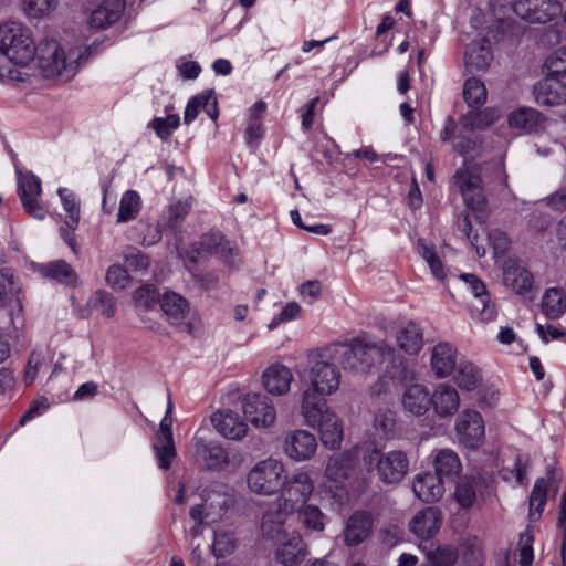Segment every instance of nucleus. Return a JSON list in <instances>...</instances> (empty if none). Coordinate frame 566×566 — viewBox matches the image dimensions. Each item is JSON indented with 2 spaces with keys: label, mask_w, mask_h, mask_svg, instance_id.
<instances>
[{
  "label": "nucleus",
  "mask_w": 566,
  "mask_h": 566,
  "mask_svg": "<svg viewBox=\"0 0 566 566\" xmlns=\"http://www.w3.org/2000/svg\"><path fill=\"white\" fill-rule=\"evenodd\" d=\"M306 384L301 394L300 410L306 413L327 406L326 397L335 394L340 385V371L334 364L313 357L306 371Z\"/></svg>",
  "instance_id": "f03ea898"
},
{
  "label": "nucleus",
  "mask_w": 566,
  "mask_h": 566,
  "mask_svg": "<svg viewBox=\"0 0 566 566\" xmlns=\"http://www.w3.org/2000/svg\"><path fill=\"white\" fill-rule=\"evenodd\" d=\"M304 423L311 428H317L322 443L331 449L337 450L343 441V424L337 415L328 406L317 407L316 411L306 413L305 409L300 410Z\"/></svg>",
  "instance_id": "423d86ee"
},
{
  "label": "nucleus",
  "mask_w": 566,
  "mask_h": 566,
  "mask_svg": "<svg viewBox=\"0 0 566 566\" xmlns=\"http://www.w3.org/2000/svg\"><path fill=\"white\" fill-rule=\"evenodd\" d=\"M441 526V512L432 506L420 510L409 522V531H439Z\"/></svg>",
  "instance_id": "a19ab883"
},
{
  "label": "nucleus",
  "mask_w": 566,
  "mask_h": 566,
  "mask_svg": "<svg viewBox=\"0 0 566 566\" xmlns=\"http://www.w3.org/2000/svg\"><path fill=\"white\" fill-rule=\"evenodd\" d=\"M534 536L532 533H521L516 551L514 553L515 560L520 566H531L534 559Z\"/></svg>",
  "instance_id": "8fccbe9b"
},
{
  "label": "nucleus",
  "mask_w": 566,
  "mask_h": 566,
  "mask_svg": "<svg viewBox=\"0 0 566 566\" xmlns=\"http://www.w3.org/2000/svg\"><path fill=\"white\" fill-rule=\"evenodd\" d=\"M493 60L491 43L486 39L474 40L464 54V65L469 73L485 72Z\"/></svg>",
  "instance_id": "b1692460"
},
{
  "label": "nucleus",
  "mask_w": 566,
  "mask_h": 566,
  "mask_svg": "<svg viewBox=\"0 0 566 566\" xmlns=\"http://www.w3.org/2000/svg\"><path fill=\"white\" fill-rule=\"evenodd\" d=\"M514 13L531 23H546L563 12L558 0H515Z\"/></svg>",
  "instance_id": "1a4fd4ad"
},
{
  "label": "nucleus",
  "mask_w": 566,
  "mask_h": 566,
  "mask_svg": "<svg viewBox=\"0 0 566 566\" xmlns=\"http://www.w3.org/2000/svg\"><path fill=\"white\" fill-rule=\"evenodd\" d=\"M159 305L167 321L172 325L181 324L189 312L188 301L175 292H165L159 298Z\"/></svg>",
  "instance_id": "c756f323"
},
{
  "label": "nucleus",
  "mask_w": 566,
  "mask_h": 566,
  "mask_svg": "<svg viewBox=\"0 0 566 566\" xmlns=\"http://www.w3.org/2000/svg\"><path fill=\"white\" fill-rule=\"evenodd\" d=\"M542 310L548 318L560 317L566 312V293L564 289H547L542 297Z\"/></svg>",
  "instance_id": "ea45409f"
},
{
  "label": "nucleus",
  "mask_w": 566,
  "mask_h": 566,
  "mask_svg": "<svg viewBox=\"0 0 566 566\" xmlns=\"http://www.w3.org/2000/svg\"><path fill=\"white\" fill-rule=\"evenodd\" d=\"M528 468L530 459L516 453L502 467L499 474L504 482L515 488L525 484Z\"/></svg>",
  "instance_id": "72a5a7b5"
},
{
  "label": "nucleus",
  "mask_w": 566,
  "mask_h": 566,
  "mask_svg": "<svg viewBox=\"0 0 566 566\" xmlns=\"http://www.w3.org/2000/svg\"><path fill=\"white\" fill-rule=\"evenodd\" d=\"M412 491L422 502H437L444 494V481L434 473H419L413 478Z\"/></svg>",
  "instance_id": "5701e85b"
},
{
  "label": "nucleus",
  "mask_w": 566,
  "mask_h": 566,
  "mask_svg": "<svg viewBox=\"0 0 566 566\" xmlns=\"http://www.w3.org/2000/svg\"><path fill=\"white\" fill-rule=\"evenodd\" d=\"M293 374L284 365L274 364L268 367L262 375L265 390L274 396H283L289 392Z\"/></svg>",
  "instance_id": "bb28decb"
},
{
  "label": "nucleus",
  "mask_w": 566,
  "mask_h": 566,
  "mask_svg": "<svg viewBox=\"0 0 566 566\" xmlns=\"http://www.w3.org/2000/svg\"><path fill=\"white\" fill-rule=\"evenodd\" d=\"M454 371V380L461 390H474L482 380L479 368L467 359H460Z\"/></svg>",
  "instance_id": "58836bf2"
},
{
  "label": "nucleus",
  "mask_w": 566,
  "mask_h": 566,
  "mask_svg": "<svg viewBox=\"0 0 566 566\" xmlns=\"http://www.w3.org/2000/svg\"><path fill=\"white\" fill-rule=\"evenodd\" d=\"M454 496L457 502L463 506H470L475 500V491L473 484L469 480H462L458 483Z\"/></svg>",
  "instance_id": "e2e57ef3"
},
{
  "label": "nucleus",
  "mask_w": 566,
  "mask_h": 566,
  "mask_svg": "<svg viewBox=\"0 0 566 566\" xmlns=\"http://www.w3.org/2000/svg\"><path fill=\"white\" fill-rule=\"evenodd\" d=\"M562 481V473L548 470L546 476L536 479L528 496V521L537 522L547 502L548 492L554 494L558 491Z\"/></svg>",
  "instance_id": "f8f14e48"
},
{
  "label": "nucleus",
  "mask_w": 566,
  "mask_h": 566,
  "mask_svg": "<svg viewBox=\"0 0 566 566\" xmlns=\"http://www.w3.org/2000/svg\"><path fill=\"white\" fill-rule=\"evenodd\" d=\"M39 273L43 277L67 286H75L78 281V275L73 266L61 259L41 264Z\"/></svg>",
  "instance_id": "2f4dec72"
},
{
  "label": "nucleus",
  "mask_w": 566,
  "mask_h": 566,
  "mask_svg": "<svg viewBox=\"0 0 566 566\" xmlns=\"http://www.w3.org/2000/svg\"><path fill=\"white\" fill-rule=\"evenodd\" d=\"M504 284L517 294H525L533 287V275L518 261L509 259L502 265Z\"/></svg>",
  "instance_id": "4be33fe9"
},
{
  "label": "nucleus",
  "mask_w": 566,
  "mask_h": 566,
  "mask_svg": "<svg viewBox=\"0 0 566 566\" xmlns=\"http://www.w3.org/2000/svg\"><path fill=\"white\" fill-rule=\"evenodd\" d=\"M457 348L449 343H439L432 348L431 367L438 378L449 377L458 367Z\"/></svg>",
  "instance_id": "a878e982"
},
{
  "label": "nucleus",
  "mask_w": 566,
  "mask_h": 566,
  "mask_svg": "<svg viewBox=\"0 0 566 566\" xmlns=\"http://www.w3.org/2000/svg\"><path fill=\"white\" fill-rule=\"evenodd\" d=\"M242 410L255 428L271 427L276 420V410L272 400L259 392H249L243 397Z\"/></svg>",
  "instance_id": "9d476101"
},
{
  "label": "nucleus",
  "mask_w": 566,
  "mask_h": 566,
  "mask_svg": "<svg viewBox=\"0 0 566 566\" xmlns=\"http://www.w3.org/2000/svg\"><path fill=\"white\" fill-rule=\"evenodd\" d=\"M490 244L493 248V253L496 260L499 261V258L504 255L507 250L510 249L511 241L505 232L495 229L489 232L488 234Z\"/></svg>",
  "instance_id": "052dcab7"
},
{
  "label": "nucleus",
  "mask_w": 566,
  "mask_h": 566,
  "mask_svg": "<svg viewBox=\"0 0 566 566\" xmlns=\"http://www.w3.org/2000/svg\"><path fill=\"white\" fill-rule=\"evenodd\" d=\"M501 114L496 108H485L479 113H471L468 116V124L475 128H484L492 125L500 118Z\"/></svg>",
  "instance_id": "bf43d9fd"
},
{
  "label": "nucleus",
  "mask_w": 566,
  "mask_h": 566,
  "mask_svg": "<svg viewBox=\"0 0 566 566\" xmlns=\"http://www.w3.org/2000/svg\"><path fill=\"white\" fill-rule=\"evenodd\" d=\"M397 344L399 348L407 354H418L423 345L420 327L413 322L407 323L397 333Z\"/></svg>",
  "instance_id": "e433bc0d"
},
{
  "label": "nucleus",
  "mask_w": 566,
  "mask_h": 566,
  "mask_svg": "<svg viewBox=\"0 0 566 566\" xmlns=\"http://www.w3.org/2000/svg\"><path fill=\"white\" fill-rule=\"evenodd\" d=\"M545 69L547 70V76H560L566 75V45L555 50L545 60Z\"/></svg>",
  "instance_id": "3c124183"
},
{
  "label": "nucleus",
  "mask_w": 566,
  "mask_h": 566,
  "mask_svg": "<svg viewBox=\"0 0 566 566\" xmlns=\"http://www.w3.org/2000/svg\"><path fill=\"white\" fill-rule=\"evenodd\" d=\"M434 474L443 481H452L462 471L459 455L451 449H440L432 452Z\"/></svg>",
  "instance_id": "cd10ccee"
},
{
  "label": "nucleus",
  "mask_w": 566,
  "mask_h": 566,
  "mask_svg": "<svg viewBox=\"0 0 566 566\" xmlns=\"http://www.w3.org/2000/svg\"><path fill=\"white\" fill-rule=\"evenodd\" d=\"M201 111H206L212 120H217L219 112L213 90H205L189 99L184 114L185 124L192 123Z\"/></svg>",
  "instance_id": "c85d7f7f"
},
{
  "label": "nucleus",
  "mask_w": 566,
  "mask_h": 566,
  "mask_svg": "<svg viewBox=\"0 0 566 566\" xmlns=\"http://www.w3.org/2000/svg\"><path fill=\"white\" fill-rule=\"evenodd\" d=\"M546 205L556 211L566 209V181L553 193L545 199Z\"/></svg>",
  "instance_id": "338daca9"
},
{
  "label": "nucleus",
  "mask_w": 566,
  "mask_h": 566,
  "mask_svg": "<svg viewBox=\"0 0 566 566\" xmlns=\"http://www.w3.org/2000/svg\"><path fill=\"white\" fill-rule=\"evenodd\" d=\"M486 87L480 78L469 77L464 82L463 97L470 107L480 108L486 102Z\"/></svg>",
  "instance_id": "37998d69"
},
{
  "label": "nucleus",
  "mask_w": 566,
  "mask_h": 566,
  "mask_svg": "<svg viewBox=\"0 0 566 566\" xmlns=\"http://www.w3.org/2000/svg\"><path fill=\"white\" fill-rule=\"evenodd\" d=\"M17 175L18 195L24 210L35 219H44L45 211L39 203V198L42 192L40 178L30 171L23 174L17 170Z\"/></svg>",
  "instance_id": "ddd939ff"
},
{
  "label": "nucleus",
  "mask_w": 566,
  "mask_h": 566,
  "mask_svg": "<svg viewBox=\"0 0 566 566\" xmlns=\"http://www.w3.org/2000/svg\"><path fill=\"white\" fill-rule=\"evenodd\" d=\"M301 313V306L296 302L286 303L280 314L275 316L269 324L270 329H274L283 322L295 319Z\"/></svg>",
  "instance_id": "0e129e2a"
},
{
  "label": "nucleus",
  "mask_w": 566,
  "mask_h": 566,
  "mask_svg": "<svg viewBox=\"0 0 566 566\" xmlns=\"http://www.w3.org/2000/svg\"><path fill=\"white\" fill-rule=\"evenodd\" d=\"M156 290L150 285L137 289L134 293V302L137 308L149 310L159 302Z\"/></svg>",
  "instance_id": "13d9d810"
},
{
  "label": "nucleus",
  "mask_w": 566,
  "mask_h": 566,
  "mask_svg": "<svg viewBox=\"0 0 566 566\" xmlns=\"http://www.w3.org/2000/svg\"><path fill=\"white\" fill-rule=\"evenodd\" d=\"M189 213V206L186 202H176L169 208L168 224L171 228L177 227Z\"/></svg>",
  "instance_id": "774afa93"
},
{
  "label": "nucleus",
  "mask_w": 566,
  "mask_h": 566,
  "mask_svg": "<svg viewBox=\"0 0 566 566\" xmlns=\"http://www.w3.org/2000/svg\"><path fill=\"white\" fill-rule=\"evenodd\" d=\"M430 405L438 417L450 418L460 407L459 392L451 385L440 384L430 395Z\"/></svg>",
  "instance_id": "412c9836"
},
{
  "label": "nucleus",
  "mask_w": 566,
  "mask_h": 566,
  "mask_svg": "<svg viewBox=\"0 0 566 566\" xmlns=\"http://www.w3.org/2000/svg\"><path fill=\"white\" fill-rule=\"evenodd\" d=\"M57 192L67 213L65 224L69 229L74 230L80 221V202L76 200L75 195L66 188H60Z\"/></svg>",
  "instance_id": "a18cd8bd"
},
{
  "label": "nucleus",
  "mask_w": 566,
  "mask_h": 566,
  "mask_svg": "<svg viewBox=\"0 0 566 566\" xmlns=\"http://www.w3.org/2000/svg\"><path fill=\"white\" fill-rule=\"evenodd\" d=\"M322 292V284L317 280L306 281L300 286V294L304 301L312 304Z\"/></svg>",
  "instance_id": "69168bd1"
},
{
  "label": "nucleus",
  "mask_w": 566,
  "mask_h": 566,
  "mask_svg": "<svg viewBox=\"0 0 566 566\" xmlns=\"http://www.w3.org/2000/svg\"><path fill=\"white\" fill-rule=\"evenodd\" d=\"M142 208L140 196L135 190L126 191L120 199L117 222H127L135 219Z\"/></svg>",
  "instance_id": "c03bdc74"
},
{
  "label": "nucleus",
  "mask_w": 566,
  "mask_h": 566,
  "mask_svg": "<svg viewBox=\"0 0 566 566\" xmlns=\"http://www.w3.org/2000/svg\"><path fill=\"white\" fill-rule=\"evenodd\" d=\"M418 252L429 265L432 275L437 280H443L446 276L443 264L441 260L436 255V252L432 250V248L427 245L424 242L419 241Z\"/></svg>",
  "instance_id": "603ef678"
},
{
  "label": "nucleus",
  "mask_w": 566,
  "mask_h": 566,
  "mask_svg": "<svg viewBox=\"0 0 566 566\" xmlns=\"http://www.w3.org/2000/svg\"><path fill=\"white\" fill-rule=\"evenodd\" d=\"M294 512H285L279 502L276 510L266 511L262 517V531H280L292 520Z\"/></svg>",
  "instance_id": "de8ad7c7"
},
{
  "label": "nucleus",
  "mask_w": 566,
  "mask_h": 566,
  "mask_svg": "<svg viewBox=\"0 0 566 566\" xmlns=\"http://www.w3.org/2000/svg\"><path fill=\"white\" fill-rule=\"evenodd\" d=\"M201 249L206 252L217 255L226 263L232 262L234 249L230 245V242L226 240L221 232H210L203 234L200 240Z\"/></svg>",
  "instance_id": "c9c22d12"
},
{
  "label": "nucleus",
  "mask_w": 566,
  "mask_h": 566,
  "mask_svg": "<svg viewBox=\"0 0 566 566\" xmlns=\"http://www.w3.org/2000/svg\"><path fill=\"white\" fill-rule=\"evenodd\" d=\"M88 306L92 310L99 312L106 317H113L116 312V301L109 293L105 291L95 292L90 301Z\"/></svg>",
  "instance_id": "09e8293b"
},
{
  "label": "nucleus",
  "mask_w": 566,
  "mask_h": 566,
  "mask_svg": "<svg viewBox=\"0 0 566 566\" xmlns=\"http://www.w3.org/2000/svg\"><path fill=\"white\" fill-rule=\"evenodd\" d=\"M122 12L123 4L115 0L106 1L92 11L88 24L96 29L107 28L120 19Z\"/></svg>",
  "instance_id": "f704fd0d"
},
{
  "label": "nucleus",
  "mask_w": 566,
  "mask_h": 566,
  "mask_svg": "<svg viewBox=\"0 0 566 566\" xmlns=\"http://www.w3.org/2000/svg\"><path fill=\"white\" fill-rule=\"evenodd\" d=\"M536 102L545 106L566 103V84L557 76H545L534 87Z\"/></svg>",
  "instance_id": "aec40b11"
},
{
  "label": "nucleus",
  "mask_w": 566,
  "mask_h": 566,
  "mask_svg": "<svg viewBox=\"0 0 566 566\" xmlns=\"http://www.w3.org/2000/svg\"><path fill=\"white\" fill-rule=\"evenodd\" d=\"M403 409L415 416H422L430 406V394L422 384L409 385L402 395Z\"/></svg>",
  "instance_id": "7c9ffc66"
},
{
  "label": "nucleus",
  "mask_w": 566,
  "mask_h": 566,
  "mask_svg": "<svg viewBox=\"0 0 566 566\" xmlns=\"http://www.w3.org/2000/svg\"><path fill=\"white\" fill-rule=\"evenodd\" d=\"M392 357V349L388 348L382 343L376 344L363 337H356V361L361 365V370L373 366L389 363Z\"/></svg>",
  "instance_id": "6ab92c4d"
},
{
  "label": "nucleus",
  "mask_w": 566,
  "mask_h": 566,
  "mask_svg": "<svg viewBox=\"0 0 566 566\" xmlns=\"http://www.w3.org/2000/svg\"><path fill=\"white\" fill-rule=\"evenodd\" d=\"M376 463L378 475L384 483H399L408 473L409 460L407 454L400 450H392L381 455L377 450H366L361 457L360 464L370 471Z\"/></svg>",
  "instance_id": "20e7f679"
},
{
  "label": "nucleus",
  "mask_w": 566,
  "mask_h": 566,
  "mask_svg": "<svg viewBox=\"0 0 566 566\" xmlns=\"http://www.w3.org/2000/svg\"><path fill=\"white\" fill-rule=\"evenodd\" d=\"M354 458L350 452H344L329 459L326 475L331 489L344 491L348 495V488L353 484Z\"/></svg>",
  "instance_id": "2eb2a0df"
},
{
  "label": "nucleus",
  "mask_w": 566,
  "mask_h": 566,
  "mask_svg": "<svg viewBox=\"0 0 566 566\" xmlns=\"http://www.w3.org/2000/svg\"><path fill=\"white\" fill-rule=\"evenodd\" d=\"M297 521L308 531H323L325 516L317 506L307 505L296 514Z\"/></svg>",
  "instance_id": "49530a36"
},
{
  "label": "nucleus",
  "mask_w": 566,
  "mask_h": 566,
  "mask_svg": "<svg viewBox=\"0 0 566 566\" xmlns=\"http://www.w3.org/2000/svg\"><path fill=\"white\" fill-rule=\"evenodd\" d=\"M172 418H166L160 421L159 430L153 442L157 462L160 469L168 470L176 457V449L172 438Z\"/></svg>",
  "instance_id": "a211bd4d"
},
{
  "label": "nucleus",
  "mask_w": 566,
  "mask_h": 566,
  "mask_svg": "<svg viewBox=\"0 0 566 566\" xmlns=\"http://www.w3.org/2000/svg\"><path fill=\"white\" fill-rule=\"evenodd\" d=\"M106 282L113 289L123 290L128 284V273L126 269L120 265H111L106 271Z\"/></svg>",
  "instance_id": "680f3d73"
},
{
  "label": "nucleus",
  "mask_w": 566,
  "mask_h": 566,
  "mask_svg": "<svg viewBox=\"0 0 566 566\" xmlns=\"http://www.w3.org/2000/svg\"><path fill=\"white\" fill-rule=\"evenodd\" d=\"M0 53L18 67L0 65V77L25 82L28 73L23 69L36 59L38 66L44 77H62L71 80L78 69L80 51H71L66 56L54 38L44 36L34 45L31 32L19 22L10 21L0 24Z\"/></svg>",
  "instance_id": "f257e3e1"
},
{
  "label": "nucleus",
  "mask_w": 566,
  "mask_h": 566,
  "mask_svg": "<svg viewBox=\"0 0 566 566\" xmlns=\"http://www.w3.org/2000/svg\"><path fill=\"white\" fill-rule=\"evenodd\" d=\"M455 434L465 448L478 449L483 443L485 434L482 416L471 409L460 412L455 420Z\"/></svg>",
  "instance_id": "9b49d317"
},
{
  "label": "nucleus",
  "mask_w": 566,
  "mask_h": 566,
  "mask_svg": "<svg viewBox=\"0 0 566 566\" xmlns=\"http://www.w3.org/2000/svg\"><path fill=\"white\" fill-rule=\"evenodd\" d=\"M180 124V117L177 114L168 115L165 118L157 117L151 120L150 127L156 132L157 136L161 139H168L171 132Z\"/></svg>",
  "instance_id": "6e6d98bb"
},
{
  "label": "nucleus",
  "mask_w": 566,
  "mask_h": 566,
  "mask_svg": "<svg viewBox=\"0 0 566 566\" xmlns=\"http://www.w3.org/2000/svg\"><path fill=\"white\" fill-rule=\"evenodd\" d=\"M233 534L234 533H213L211 549L216 557H226L234 551L235 539Z\"/></svg>",
  "instance_id": "864d4df0"
},
{
  "label": "nucleus",
  "mask_w": 566,
  "mask_h": 566,
  "mask_svg": "<svg viewBox=\"0 0 566 566\" xmlns=\"http://www.w3.org/2000/svg\"><path fill=\"white\" fill-rule=\"evenodd\" d=\"M285 465L281 460L268 458L255 463L248 472L247 484L251 492L271 496L284 484Z\"/></svg>",
  "instance_id": "7ed1b4c3"
},
{
  "label": "nucleus",
  "mask_w": 566,
  "mask_h": 566,
  "mask_svg": "<svg viewBox=\"0 0 566 566\" xmlns=\"http://www.w3.org/2000/svg\"><path fill=\"white\" fill-rule=\"evenodd\" d=\"M231 502L224 492L206 490L202 502L190 507L189 516L198 527H212L224 518Z\"/></svg>",
  "instance_id": "39448f33"
},
{
  "label": "nucleus",
  "mask_w": 566,
  "mask_h": 566,
  "mask_svg": "<svg viewBox=\"0 0 566 566\" xmlns=\"http://www.w3.org/2000/svg\"><path fill=\"white\" fill-rule=\"evenodd\" d=\"M211 422L217 431L227 439L239 440L248 431L247 423L232 410L214 412L211 416Z\"/></svg>",
  "instance_id": "393cba45"
},
{
  "label": "nucleus",
  "mask_w": 566,
  "mask_h": 566,
  "mask_svg": "<svg viewBox=\"0 0 566 566\" xmlns=\"http://www.w3.org/2000/svg\"><path fill=\"white\" fill-rule=\"evenodd\" d=\"M541 115L534 108H520L513 112L509 117V124L512 128L531 133L539 125Z\"/></svg>",
  "instance_id": "79ce46f5"
},
{
  "label": "nucleus",
  "mask_w": 566,
  "mask_h": 566,
  "mask_svg": "<svg viewBox=\"0 0 566 566\" xmlns=\"http://www.w3.org/2000/svg\"><path fill=\"white\" fill-rule=\"evenodd\" d=\"M59 0H23L25 13L31 18H42L55 10Z\"/></svg>",
  "instance_id": "5fc2aeb1"
},
{
  "label": "nucleus",
  "mask_w": 566,
  "mask_h": 566,
  "mask_svg": "<svg viewBox=\"0 0 566 566\" xmlns=\"http://www.w3.org/2000/svg\"><path fill=\"white\" fill-rule=\"evenodd\" d=\"M308 551L300 533H283L275 553L276 562L283 566H298Z\"/></svg>",
  "instance_id": "f3484780"
},
{
  "label": "nucleus",
  "mask_w": 566,
  "mask_h": 566,
  "mask_svg": "<svg viewBox=\"0 0 566 566\" xmlns=\"http://www.w3.org/2000/svg\"><path fill=\"white\" fill-rule=\"evenodd\" d=\"M461 280L473 295V302L470 304L472 315L478 316L483 322L492 321L495 317V307L490 304V296L483 282L474 274H462Z\"/></svg>",
  "instance_id": "dca6fc26"
},
{
  "label": "nucleus",
  "mask_w": 566,
  "mask_h": 566,
  "mask_svg": "<svg viewBox=\"0 0 566 566\" xmlns=\"http://www.w3.org/2000/svg\"><path fill=\"white\" fill-rule=\"evenodd\" d=\"M454 185L460 190L464 205L474 213L485 211L488 200L480 171L474 166H464L454 175Z\"/></svg>",
  "instance_id": "0eeeda50"
},
{
  "label": "nucleus",
  "mask_w": 566,
  "mask_h": 566,
  "mask_svg": "<svg viewBox=\"0 0 566 566\" xmlns=\"http://www.w3.org/2000/svg\"><path fill=\"white\" fill-rule=\"evenodd\" d=\"M193 449L207 468L217 469L227 463L228 454L226 450L216 442H207L203 438L196 436L193 439Z\"/></svg>",
  "instance_id": "473e14b6"
},
{
  "label": "nucleus",
  "mask_w": 566,
  "mask_h": 566,
  "mask_svg": "<svg viewBox=\"0 0 566 566\" xmlns=\"http://www.w3.org/2000/svg\"><path fill=\"white\" fill-rule=\"evenodd\" d=\"M19 292L14 286V274L12 269L3 266L0 269V308L4 307L10 294Z\"/></svg>",
  "instance_id": "4d7b16f0"
},
{
  "label": "nucleus",
  "mask_w": 566,
  "mask_h": 566,
  "mask_svg": "<svg viewBox=\"0 0 566 566\" xmlns=\"http://www.w3.org/2000/svg\"><path fill=\"white\" fill-rule=\"evenodd\" d=\"M284 453L296 462L310 460L317 450V441L313 433L297 429L286 433L283 443Z\"/></svg>",
  "instance_id": "4468645a"
},
{
  "label": "nucleus",
  "mask_w": 566,
  "mask_h": 566,
  "mask_svg": "<svg viewBox=\"0 0 566 566\" xmlns=\"http://www.w3.org/2000/svg\"><path fill=\"white\" fill-rule=\"evenodd\" d=\"M314 491V481L304 470H297L291 476L284 475L279 502L285 512H294L307 502Z\"/></svg>",
  "instance_id": "6e6552de"
},
{
  "label": "nucleus",
  "mask_w": 566,
  "mask_h": 566,
  "mask_svg": "<svg viewBox=\"0 0 566 566\" xmlns=\"http://www.w3.org/2000/svg\"><path fill=\"white\" fill-rule=\"evenodd\" d=\"M420 547L426 552L427 559L431 566H452L459 557L458 549L451 545L433 547V544L430 543V547H428V539H426Z\"/></svg>",
  "instance_id": "4c0bfd02"
}]
</instances>
